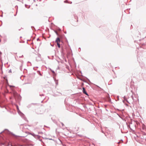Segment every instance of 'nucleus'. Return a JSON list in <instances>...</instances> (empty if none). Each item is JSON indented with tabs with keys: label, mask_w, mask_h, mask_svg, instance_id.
Returning a JSON list of instances; mask_svg holds the SVG:
<instances>
[{
	"label": "nucleus",
	"mask_w": 146,
	"mask_h": 146,
	"mask_svg": "<svg viewBox=\"0 0 146 146\" xmlns=\"http://www.w3.org/2000/svg\"><path fill=\"white\" fill-rule=\"evenodd\" d=\"M56 41L57 43H60V40L59 38L58 37L57 38H56Z\"/></svg>",
	"instance_id": "1"
},
{
	"label": "nucleus",
	"mask_w": 146,
	"mask_h": 146,
	"mask_svg": "<svg viewBox=\"0 0 146 146\" xmlns=\"http://www.w3.org/2000/svg\"><path fill=\"white\" fill-rule=\"evenodd\" d=\"M83 93L85 94H86L87 95H88L86 92L85 91V89L84 88H83Z\"/></svg>",
	"instance_id": "2"
},
{
	"label": "nucleus",
	"mask_w": 146,
	"mask_h": 146,
	"mask_svg": "<svg viewBox=\"0 0 146 146\" xmlns=\"http://www.w3.org/2000/svg\"><path fill=\"white\" fill-rule=\"evenodd\" d=\"M58 47L60 48V45L59 43H57Z\"/></svg>",
	"instance_id": "3"
}]
</instances>
